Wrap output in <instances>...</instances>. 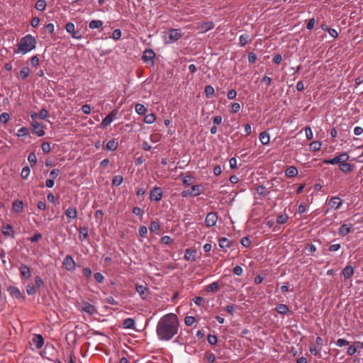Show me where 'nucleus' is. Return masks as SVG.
<instances>
[{
  "label": "nucleus",
  "mask_w": 363,
  "mask_h": 363,
  "mask_svg": "<svg viewBox=\"0 0 363 363\" xmlns=\"http://www.w3.org/2000/svg\"><path fill=\"white\" fill-rule=\"evenodd\" d=\"M13 211L16 213H20L23 209V203L22 201L16 200L12 204Z\"/></svg>",
  "instance_id": "a878e982"
},
{
  "label": "nucleus",
  "mask_w": 363,
  "mask_h": 363,
  "mask_svg": "<svg viewBox=\"0 0 363 363\" xmlns=\"http://www.w3.org/2000/svg\"><path fill=\"white\" fill-rule=\"evenodd\" d=\"M46 6L47 2L45 0H38L35 4V8L38 11H44L46 9Z\"/></svg>",
  "instance_id": "7c9ffc66"
},
{
  "label": "nucleus",
  "mask_w": 363,
  "mask_h": 363,
  "mask_svg": "<svg viewBox=\"0 0 363 363\" xmlns=\"http://www.w3.org/2000/svg\"><path fill=\"white\" fill-rule=\"evenodd\" d=\"M30 72V69L28 67H24L21 69L19 74L21 79H25L29 76Z\"/></svg>",
  "instance_id": "ea45409f"
},
{
  "label": "nucleus",
  "mask_w": 363,
  "mask_h": 363,
  "mask_svg": "<svg viewBox=\"0 0 363 363\" xmlns=\"http://www.w3.org/2000/svg\"><path fill=\"white\" fill-rule=\"evenodd\" d=\"M35 281L37 288H42L44 286V281L39 276H36L35 277Z\"/></svg>",
  "instance_id": "4d7b16f0"
},
{
  "label": "nucleus",
  "mask_w": 363,
  "mask_h": 363,
  "mask_svg": "<svg viewBox=\"0 0 363 363\" xmlns=\"http://www.w3.org/2000/svg\"><path fill=\"white\" fill-rule=\"evenodd\" d=\"M33 133L36 134L38 136H43L45 131L41 124L37 121H34L31 124Z\"/></svg>",
  "instance_id": "ddd939ff"
},
{
  "label": "nucleus",
  "mask_w": 363,
  "mask_h": 363,
  "mask_svg": "<svg viewBox=\"0 0 363 363\" xmlns=\"http://www.w3.org/2000/svg\"><path fill=\"white\" fill-rule=\"evenodd\" d=\"M28 162L30 163V164L35 165L37 163V157L34 152H30L28 157Z\"/></svg>",
  "instance_id": "09e8293b"
},
{
  "label": "nucleus",
  "mask_w": 363,
  "mask_h": 363,
  "mask_svg": "<svg viewBox=\"0 0 363 363\" xmlns=\"http://www.w3.org/2000/svg\"><path fill=\"white\" fill-rule=\"evenodd\" d=\"M339 167H340V169L343 172V173H348V172H350L353 170L354 169V165L350 164V163H346L345 162H342L340 165H339Z\"/></svg>",
  "instance_id": "b1692460"
},
{
  "label": "nucleus",
  "mask_w": 363,
  "mask_h": 363,
  "mask_svg": "<svg viewBox=\"0 0 363 363\" xmlns=\"http://www.w3.org/2000/svg\"><path fill=\"white\" fill-rule=\"evenodd\" d=\"M26 289L28 295H34L36 293L35 286L32 283L28 284L26 286Z\"/></svg>",
  "instance_id": "4c0bfd02"
},
{
  "label": "nucleus",
  "mask_w": 363,
  "mask_h": 363,
  "mask_svg": "<svg viewBox=\"0 0 363 363\" xmlns=\"http://www.w3.org/2000/svg\"><path fill=\"white\" fill-rule=\"evenodd\" d=\"M135 111L139 115H144L147 111V108L144 105L141 104H137L135 105Z\"/></svg>",
  "instance_id": "c9c22d12"
},
{
  "label": "nucleus",
  "mask_w": 363,
  "mask_h": 363,
  "mask_svg": "<svg viewBox=\"0 0 363 363\" xmlns=\"http://www.w3.org/2000/svg\"><path fill=\"white\" fill-rule=\"evenodd\" d=\"M10 116L8 113H2L0 115V122L3 123H6L9 121Z\"/></svg>",
  "instance_id": "864d4df0"
},
{
  "label": "nucleus",
  "mask_w": 363,
  "mask_h": 363,
  "mask_svg": "<svg viewBox=\"0 0 363 363\" xmlns=\"http://www.w3.org/2000/svg\"><path fill=\"white\" fill-rule=\"evenodd\" d=\"M357 345H350L347 350V354L349 355H353L357 351Z\"/></svg>",
  "instance_id": "338daca9"
},
{
  "label": "nucleus",
  "mask_w": 363,
  "mask_h": 363,
  "mask_svg": "<svg viewBox=\"0 0 363 363\" xmlns=\"http://www.w3.org/2000/svg\"><path fill=\"white\" fill-rule=\"evenodd\" d=\"M305 133H306V137L308 140H312L313 138V131L311 130V128L310 127H306L305 128Z\"/></svg>",
  "instance_id": "13d9d810"
},
{
  "label": "nucleus",
  "mask_w": 363,
  "mask_h": 363,
  "mask_svg": "<svg viewBox=\"0 0 363 363\" xmlns=\"http://www.w3.org/2000/svg\"><path fill=\"white\" fill-rule=\"evenodd\" d=\"M37 40L34 36L30 34H27L21 38L18 43V48L15 50L16 54L21 53L25 55L33 50L35 49Z\"/></svg>",
  "instance_id": "f03ea898"
},
{
  "label": "nucleus",
  "mask_w": 363,
  "mask_h": 363,
  "mask_svg": "<svg viewBox=\"0 0 363 363\" xmlns=\"http://www.w3.org/2000/svg\"><path fill=\"white\" fill-rule=\"evenodd\" d=\"M162 190L160 187H154L150 193V199L152 201H159L162 198Z\"/></svg>",
  "instance_id": "6e6552de"
},
{
  "label": "nucleus",
  "mask_w": 363,
  "mask_h": 363,
  "mask_svg": "<svg viewBox=\"0 0 363 363\" xmlns=\"http://www.w3.org/2000/svg\"><path fill=\"white\" fill-rule=\"evenodd\" d=\"M256 191L257 193L261 196H266L269 193V191H267V188L263 185L258 186L257 187Z\"/></svg>",
  "instance_id": "e433bc0d"
},
{
  "label": "nucleus",
  "mask_w": 363,
  "mask_h": 363,
  "mask_svg": "<svg viewBox=\"0 0 363 363\" xmlns=\"http://www.w3.org/2000/svg\"><path fill=\"white\" fill-rule=\"evenodd\" d=\"M123 178L121 175H116L113 177L112 184L113 186H119L122 184Z\"/></svg>",
  "instance_id": "a18cd8bd"
},
{
  "label": "nucleus",
  "mask_w": 363,
  "mask_h": 363,
  "mask_svg": "<svg viewBox=\"0 0 363 363\" xmlns=\"http://www.w3.org/2000/svg\"><path fill=\"white\" fill-rule=\"evenodd\" d=\"M118 143L116 139L109 140L106 145V150L108 151H114L117 149Z\"/></svg>",
  "instance_id": "393cba45"
},
{
  "label": "nucleus",
  "mask_w": 363,
  "mask_h": 363,
  "mask_svg": "<svg viewBox=\"0 0 363 363\" xmlns=\"http://www.w3.org/2000/svg\"><path fill=\"white\" fill-rule=\"evenodd\" d=\"M353 274L354 269L350 265L346 266L342 271V274L345 279L350 278L353 275Z\"/></svg>",
  "instance_id": "cd10ccee"
},
{
  "label": "nucleus",
  "mask_w": 363,
  "mask_h": 363,
  "mask_svg": "<svg viewBox=\"0 0 363 363\" xmlns=\"http://www.w3.org/2000/svg\"><path fill=\"white\" fill-rule=\"evenodd\" d=\"M219 286H220V284L217 281H215V282H213L211 283V284L206 286V291L207 292H213V291H216L218 290L219 289Z\"/></svg>",
  "instance_id": "473e14b6"
},
{
  "label": "nucleus",
  "mask_w": 363,
  "mask_h": 363,
  "mask_svg": "<svg viewBox=\"0 0 363 363\" xmlns=\"http://www.w3.org/2000/svg\"><path fill=\"white\" fill-rule=\"evenodd\" d=\"M30 173V169L29 167L26 166L22 169L21 174V177L23 179H26L29 177Z\"/></svg>",
  "instance_id": "37998d69"
},
{
  "label": "nucleus",
  "mask_w": 363,
  "mask_h": 363,
  "mask_svg": "<svg viewBox=\"0 0 363 363\" xmlns=\"http://www.w3.org/2000/svg\"><path fill=\"white\" fill-rule=\"evenodd\" d=\"M121 37V30L120 29H115L112 33V38L117 40Z\"/></svg>",
  "instance_id": "052dcab7"
},
{
  "label": "nucleus",
  "mask_w": 363,
  "mask_h": 363,
  "mask_svg": "<svg viewBox=\"0 0 363 363\" xmlns=\"http://www.w3.org/2000/svg\"><path fill=\"white\" fill-rule=\"evenodd\" d=\"M118 115V111L116 109H114L111 111L102 121L101 123V126L102 128H105L116 119V116Z\"/></svg>",
  "instance_id": "423d86ee"
},
{
  "label": "nucleus",
  "mask_w": 363,
  "mask_h": 363,
  "mask_svg": "<svg viewBox=\"0 0 363 363\" xmlns=\"http://www.w3.org/2000/svg\"><path fill=\"white\" fill-rule=\"evenodd\" d=\"M135 290L143 300H146L148 298L150 291L146 285L136 284Z\"/></svg>",
  "instance_id": "9d476101"
},
{
  "label": "nucleus",
  "mask_w": 363,
  "mask_h": 363,
  "mask_svg": "<svg viewBox=\"0 0 363 363\" xmlns=\"http://www.w3.org/2000/svg\"><path fill=\"white\" fill-rule=\"evenodd\" d=\"M13 231L12 226L9 224L4 225L2 227V233L7 237L11 236Z\"/></svg>",
  "instance_id": "72a5a7b5"
},
{
  "label": "nucleus",
  "mask_w": 363,
  "mask_h": 363,
  "mask_svg": "<svg viewBox=\"0 0 363 363\" xmlns=\"http://www.w3.org/2000/svg\"><path fill=\"white\" fill-rule=\"evenodd\" d=\"M42 150L45 153H48L50 152V145L49 143L45 142L41 145Z\"/></svg>",
  "instance_id": "0e129e2a"
},
{
  "label": "nucleus",
  "mask_w": 363,
  "mask_h": 363,
  "mask_svg": "<svg viewBox=\"0 0 363 363\" xmlns=\"http://www.w3.org/2000/svg\"><path fill=\"white\" fill-rule=\"evenodd\" d=\"M289 216L287 215L281 214L277 217V221L279 224H284L287 222Z\"/></svg>",
  "instance_id": "de8ad7c7"
},
{
  "label": "nucleus",
  "mask_w": 363,
  "mask_h": 363,
  "mask_svg": "<svg viewBox=\"0 0 363 363\" xmlns=\"http://www.w3.org/2000/svg\"><path fill=\"white\" fill-rule=\"evenodd\" d=\"M192 196H196L203 192V189L201 185H193L191 188Z\"/></svg>",
  "instance_id": "2f4dec72"
},
{
  "label": "nucleus",
  "mask_w": 363,
  "mask_h": 363,
  "mask_svg": "<svg viewBox=\"0 0 363 363\" xmlns=\"http://www.w3.org/2000/svg\"><path fill=\"white\" fill-rule=\"evenodd\" d=\"M298 169L294 166L288 167L285 171V175L288 177H294L298 174Z\"/></svg>",
  "instance_id": "bb28decb"
},
{
  "label": "nucleus",
  "mask_w": 363,
  "mask_h": 363,
  "mask_svg": "<svg viewBox=\"0 0 363 363\" xmlns=\"http://www.w3.org/2000/svg\"><path fill=\"white\" fill-rule=\"evenodd\" d=\"M208 342L211 345H215L218 342V338L216 335H208L207 337Z\"/></svg>",
  "instance_id": "603ef678"
},
{
  "label": "nucleus",
  "mask_w": 363,
  "mask_h": 363,
  "mask_svg": "<svg viewBox=\"0 0 363 363\" xmlns=\"http://www.w3.org/2000/svg\"><path fill=\"white\" fill-rule=\"evenodd\" d=\"M248 43V35H241L239 37V45L240 47H244Z\"/></svg>",
  "instance_id": "c03bdc74"
},
{
  "label": "nucleus",
  "mask_w": 363,
  "mask_h": 363,
  "mask_svg": "<svg viewBox=\"0 0 363 363\" xmlns=\"http://www.w3.org/2000/svg\"><path fill=\"white\" fill-rule=\"evenodd\" d=\"M342 204V201L340 197H333L330 199L328 205L331 208L337 209Z\"/></svg>",
  "instance_id": "f3484780"
},
{
  "label": "nucleus",
  "mask_w": 363,
  "mask_h": 363,
  "mask_svg": "<svg viewBox=\"0 0 363 363\" xmlns=\"http://www.w3.org/2000/svg\"><path fill=\"white\" fill-rule=\"evenodd\" d=\"M155 57V53L151 49L145 50L144 51L143 57H142L143 60L145 62H146V63L151 62L152 64H153V62H154Z\"/></svg>",
  "instance_id": "9b49d317"
},
{
  "label": "nucleus",
  "mask_w": 363,
  "mask_h": 363,
  "mask_svg": "<svg viewBox=\"0 0 363 363\" xmlns=\"http://www.w3.org/2000/svg\"><path fill=\"white\" fill-rule=\"evenodd\" d=\"M196 322V318L194 316H186L184 318V323L186 325L191 326Z\"/></svg>",
  "instance_id": "3c124183"
},
{
  "label": "nucleus",
  "mask_w": 363,
  "mask_h": 363,
  "mask_svg": "<svg viewBox=\"0 0 363 363\" xmlns=\"http://www.w3.org/2000/svg\"><path fill=\"white\" fill-rule=\"evenodd\" d=\"M94 277L95 280L98 283H102L104 281V275L101 273H100V272L95 273Z\"/></svg>",
  "instance_id": "680f3d73"
},
{
  "label": "nucleus",
  "mask_w": 363,
  "mask_h": 363,
  "mask_svg": "<svg viewBox=\"0 0 363 363\" xmlns=\"http://www.w3.org/2000/svg\"><path fill=\"white\" fill-rule=\"evenodd\" d=\"M63 266L67 271H72L74 269L75 262L71 255H67L64 258Z\"/></svg>",
  "instance_id": "f8f14e48"
},
{
  "label": "nucleus",
  "mask_w": 363,
  "mask_h": 363,
  "mask_svg": "<svg viewBox=\"0 0 363 363\" xmlns=\"http://www.w3.org/2000/svg\"><path fill=\"white\" fill-rule=\"evenodd\" d=\"M147 234V228L145 226H140L139 228V235L142 238H145Z\"/></svg>",
  "instance_id": "774afa93"
},
{
  "label": "nucleus",
  "mask_w": 363,
  "mask_h": 363,
  "mask_svg": "<svg viewBox=\"0 0 363 363\" xmlns=\"http://www.w3.org/2000/svg\"><path fill=\"white\" fill-rule=\"evenodd\" d=\"M122 325L125 329L134 330L135 328V321L132 318H128L123 320Z\"/></svg>",
  "instance_id": "a211bd4d"
},
{
  "label": "nucleus",
  "mask_w": 363,
  "mask_h": 363,
  "mask_svg": "<svg viewBox=\"0 0 363 363\" xmlns=\"http://www.w3.org/2000/svg\"><path fill=\"white\" fill-rule=\"evenodd\" d=\"M33 342L37 349H40L44 345V338L41 335H35Z\"/></svg>",
  "instance_id": "aec40b11"
},
{
  "label": "nucleus",
  "mask_w": 363,
  "mask_h": 363,
  "mask_svg": "<svg viewBox=\"0 0 363 363\" xmlns=\"http://www.w3.org/2000/svg\"><path fill=\"white\" fill-rule=\"evenodd\" d=\"M349 159V155L347 153H342L339 155L335 156L333 159H326L323 161V163L328 164H336L345 162Z\"/></svg>",
  "instance_id": "20e7f679"
},
{
  "label": "nucleus",
  "mask_w": 363,
  "mask_h": 363,
  "mask_svg": "<svg viewBox=\"0 0 363 363\" xmlns=\"http://www.w3.org/2000/svg\"><path fill=\"white\" fill-rule=\"evenodd\" d=\"M88 237V229L87 228H81L79 230V238L81 241H84Z\"/></svg>",
  "instance_id": "f704fd0d"
},
{
  "label": "nucleus",
  "mask_w": 363,
  "mask_h": 363,
  "mask_svg": "<svg viewBox=\"0 0 363 363\" xmlns=\"http://www.w3.org/2000/svg\"><path fill=\"white\" fill-rule=\"evenodd\" d=\"M276 311L279 314L284 315V314H286L289 310V307L286 304L280 303V304L277 305V306L276 308Z\"/></svg>",
  "instance_id": "c756f323"
},
{
  "label": "nucleus",
  "mask_w": 363,
  "mask_h": 363,
  "mask_svg": "<svg viewBox=\"0 0 363 363\" xmlns=\"http://www.w3.org/2000/svg\"><path fill=\"white\" fill-rule=\"evenodd\" d=\"M240 243L241 245L245 247H248L250 244H251V241L249 239V238L247 237H244L241 239L240 240Z\"/></svg>",
  "instance_id": "bf43d9fd"
},
{
  "label": "nucleus",
  "mask_w": 363,
  "mask_h": 363,
  "mask_svg": "<svg viewBox=\"0 0 363 363\" xmlns=\"http://www.w3.org/2000/svg\"><path fill=\"white\" fill-rule=\"evenodd\" d=\"M194 301L196 305L199 306H201L205 303V300L201 296L195 297Z\"/></svg>",
  "instance_id": "69168bd1"
},
{
  "label": "nucleus",
  "mask_w": 363,
  "mask_h": 363,
  "mask_svg": "<svg viewBox=\"0 0 363 363\" xmlns=\"http://www.w3.org/2000/svg\"><path fill=\"white\" fill-rule=\"evenodd\" d=\"M196 257V251L191 249H186L184 252V259L187 261H194Z\"/></svg>",
  "instance_id": "6ab92c4d"
},
{
  "label": "nucleus",
  "mask_w": 363,
  "mask_h": 363,
  "mask_svg": "<svg viewBox=\"0 0 363 363\" xmlns=\"http://www.w3.org/2000/svg\"><path fill=\"white\" fill-rule=\"evenodd\" d=\"M182 37L181 30L179 29H169L164 35L165 43L169 44L173 43L178 40Z\"/></svg>",
  "instance_id": "7ed1b4c3"
},
{
  "label": "nucleus",
  "mask_w": 363,
  "mask_h": 363,
  "mask_svg": "<svg viewBox=\"0 0 363 363\" xmlns=\"http://www.w3.org/2000/svg\"><path fill=\"white\" fill-rule=\"evenodd\" d=\"M321 143L319 141H313L310 144V147L314 151H318L321 148Z\"/></svg>",
  "instance_id": "49530a36"
},
{
  "label": "nucleus",
  "mask_w": 363,
  "mask_h": 363,
  "mask_svg": "<svg viewBox=\"0 0 363 363\" xmlns=\"http://www.w3.org/2000/svg\"><path fill=\"white\" fill-rule=\"evenodd\" d=\"M156 120V116L153 113L147 114L144 118V122L147 124H152Z\"/></svg>",
  "instance_id": "58836bf2"
},
{
  "label": "nucleus",
  "mask_w": 363,
  "mask_h": 363,
  "mask_svg": "<svg viewBox=\"0 0 363 363\" xmlns=\"http://www.w3.org/2000/svg\"><path fill=\"white\" fill-rule=\"evenodd\" d=\"M335 345L337 347H342L343 346L349 345V341L344 338H340L336 341Z\"/></svg>",
  "instance_id": "5fc2aeb1"
},
{
  "label": "nucleus",
  "mask_w": 363,
  "mask_h": 363,
  "mask_svg": "<svg viewBox=\"0 0 363 363\" xmlns=\"http://www.w3.org/2000/svg\"><path fill=\"white\" fill-rule=\"evenodd\" d=\"M179 321L177 315L170 313L164 315L158 320L156 333L159 340L169 341L178 333Z\"/></svg>",
  "instance_id": "f257e3e1"
},
{
  "label": "nucleus",
  "mask_w": 363,
  "mask_h": 363,
  "mask_svg": "<svg viewBox=\"0 0 363 363\" xmlns=\"http://www.w3.org/2000/svg\"><path fill=\"white\" fill-rule=\"evenodd\" d=\"M259 139L262 145H267L270 142L269 134L267 131H263L260 133Z\"/></svg>",
  "instance_id": "412c9836"
},
{
  "label": "nucleus",
  "mask_w": 363,
  "mask_h": 363,
  "mask_svg": "<svg viewBox=\"0 0 363 363\" xmlns=\"http://www.w3.org/2000/svg\"><path fill=\"white\" fill-rule=\"evenodd\" d=\"M28 133H29V131H28V129L27 128L22 127L20 129H18L17 135L18 137L26 136V135H27L28 134Z\"/></svg>",
  "instance_id": "6e6d98bb"
},
{
  "label": "nucleus",
  "mask_w": 363,
  "mask_h": 363,
  "mask_svg": "<svg viewBox=\"0 0 363 363\" xmlns=\"http://www.w3.org/2000/svg\"><path fill=\"white\" fill-rule=\"evenodd\" d=\"M82 311L91 315L97 313L96 308L89 302H85L83 303Z\"/></svg>",
  "instance_id": "4468645a"
},
{
  "label": "nucleus",
  "mask_w": 363,
  "mask_h": 363,
  "mask_svg": "<svg viewBox=\"0 0 363 363\" xmlns=\"http://www.w3.org/2000/svg\"><path fill=\"white\" fill-rule=\"evenodd\" d=\"M213 27H214V23L213 22L206 21V22L202 23L198 27V30H199L200 33H206V32L211 30L212 28H213Z\"/></svg>",
  "instance_id": "2eb2a0df"
},
{
  "label": "nucleus",
  "mask_w": 363,
  "mask_h": 363,
  "mask_svg": "<svg viewBox=\"0 0 363 363\" xmlns=\"http://www.w3.org/2000/svg\"><path fill=\"white\" fill-rule=\"evenodd\" d=\"M103 24L101 20H92L89 22V26L91 29H99L102 28Z\"/></svg>",
  "instance_id": "c85d7f7f"
},
{
  "label": "nucleus",
  "mask_w": 363,
  "mask_h": 363,
  "mask_svg": "<svg viewBox=\"0 0 363 363\" xmlns=\"http://www.w3.org/2000/svg\"><path fill=\"white\" fill-rule=\"evenodd\" d=\"M160 228V225L158 222L152 221L150 223V230L152 232H157Z\"/></svg>",
  "instance_id": "8fccbe9b"
},
{
  "label": "nucleus",
  "mask_w": 363,
  "mask_h": 363,
  "mask_svg": "<svg viewBox=\"0 0 363 363\" xmlns=\"http://www.w3.org/2000/svg\"><path fill=\"white\" fill-rule=\"evenodd\" d=\"M65 216L68 219H74L77 217V211L74 207H69L65 211Z\"/></svg>",
  "instance_id": "5701e85b"
},
{
  "label": "nucleus",
  "mask_w": 363,
  "mask_h": 363,
  "mask_svg": "<svg viewBox=\"0 0 363 363\" xmlns=\"http://www.w3.org/2000/svg\"><path fill=\"white\" fill-rule=\"evenodd\" d=\"M204 92L206 96L209 98L214 94L215 90L211 85H207L205 87Z\"/></svg>",
  "instance_id": "79ce46f5"
},
{
  "label": "nucleus",
  "mask_w": 363,
  "mask_h": 363,
  "mask_svg": "<svg viewBox=\"0 0 363 363\" xmlns=\"http://www.w3.org/2000/svg\"><path fill=\"white\" fill-rule=\"evenodd\" d=\"M219 246L225 249L230 247V240L226 238H223L219 240Z\"/></svg>",
  "instance_id": "a19ab883"
},
{
  "label": "nucleus",
  "mask_w": 363,
  "mask_h": 363,
  "mask_svg": "<svg viewBox=\"0 0 363 363\" xmlns=\"http://www.w3.org/2000/svg\"><path fill=\"white\" fill-rule=\"evenodd\" d=\"M19 271H20L21 275L23 278L26 279L30 278L31 272H30V268L27 265H26L24 264H21V266L19 267Z\"/></svg>",
  "instance_id": "dca6fc26"
},
{
  "label": "nucleus",
  "mask_w": 363,
  "mask_h": 363,
  "mask_svg": "<svg viewBox=\"0 0 363 363\" xmlns=\"http://www.w3.org/2000/svg\"><path fill=\"white\" fill-rule=\"evenodd\" d=\"M240 110V105L239 103H233L231 105V112L233 113H236L239 112Z\"/></svg>",
  "instance_id": "e2e57ef3"
},
{
  "label": "nucleus",
  "mask_w": 363,
  "mask_h": 363,
  "mask_svg": "<svg viewBox=\"0 0 363 363\" xmlns=\"http://www.w3.org/2000/svg\"><path fill=\"white\" fill-rule=\"evenodd\" d=\"M352 226L351 223L342 224L339 228V234L342 236L347 235L351 231Z\"/></svg>",
  "instance_id": "4be33fe9"
},
{
  "label": "nucleus",
  "mask_w": 363,
  "mask_h": 363,
  "mask_svg": "<svg viewBox=\"0 0 363 363\" xmlns=\"http://www.w3.org/2000/svg\"><path fill=\"white\" fill-rule=\"evenodd\" d=\"M8 291L9 292L10 295L13 298L16 299H19L22 301H24L26 299V297L24 294L20 291V289L13 286H11L8 288Z\"/></svg>",
  "instance_id": "0eeeda50"
},
{
  "label": "nucleus",
  "mask_w": 363,
  "mask_h": 363,
  "mask_svg": "<svg viewBox=\"0 0 363 363\" xmlns=\"http://www.w3.org/2000/svg\"><path fill=\"white\" fill-rule=\"evenodd\" d=\"M67 33L72 35V38L76 40H79L82 38V35L79 30H75V26L73 23L69 22L65 25V27Z\"/></svg>",
  "instance_id": "39448f33"
},
{
  "label": "nucleus",
  "mask_w": 363,
  "mask_h": 363,
  "mask_svg": "<svg viewBox=\"0 0 363 363\" xmlns=\"http://www.w3.org/2000/svg\"><path fill=\"white\" fill-rule=\"evenodd\" d=\"M218 220V214L216 212H210L207 214L205 223L207 227H213L216 225Z\"/></svg>",
  "instance_id": "1a4fd4ad"
}]
</instances>
